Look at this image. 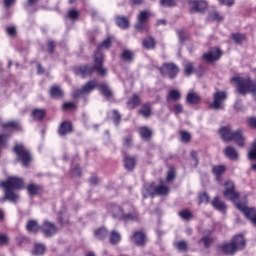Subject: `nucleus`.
<instances>
[{
  "label": "nucleus",
  "instance_id": "f257e3e1",
  "mask_svg": "<svg viewBox=\"0 0 256 256\" xmlns=\"http://www.w3.org/2000/svg\"><path fill=\"white\" fill-rule=\"evenodd\" d=\"M103 60V54L98 51L94 53V66L84 65L75 67L74 73L75 75L82 77V79H85V77H90V75H93V71L96 69L98 75L104 77V75H107V70L103 68Z\"/></svg>",
  "mask_w": 256,
  "mask_h": 256
},
{
  "label": "nucleus",
  "instance_id": "f03ea898",
  "mask_svg": "<svg viewBox=\"0 0 256 256\" xmlns=\"http://www.w3.org/2000/svg\"><path fill=\"white\" fill-rule=\"evenodd\" d=\"M0 187L5 189V197L0 199L1 203H5V200L15 203L19 199V195L15 193V189H23V178L16 176L8 177L7 180L0 183Z\"/></svg>",
  "mask_w": 256,
  "mask_h": 256
},
{
  "label": "nucleus",
  "instance_id": "7ed1b4c3",
  "mask_svg": "<svg viewBox=\"0 0 256 256\" xmlns=\"http://www.w3.org/2000/svg\"><path fill=\"white\" fill-rule=\"evenodd\" d=\"M219 135L224 143H230V141H235L238 147H245V136H243V131L233 129L230 126H223L219 130Z\"/></svg>",
  "mask_w": 256,
  "mask_h": 256
},
{
  "label": "nucleus",
  "instance_id": "20e7f679",
  "mask_svg": "<svg viewBox=\"0 0 256 256\" xmlns=\"http://www.w3.org/2000/svg\"><path fill=\"white\" fill-rule=\"evenodd\" d=\"M232 83H236L237 92L240 95H247V93H252L255 95L256 93V81L251 78H244L241 76H234L231 78Z\"/></svg>",
  "mask_w": 256,
  "mask_h": 256
},
{
  "label": "nucleus",
  "instance_id": "39448f33",
  "mask_svg": "<svg viewBox=\"0 0 256 256\" xmlns=\"http://www.w3.org/2000/svg\"><path fill=\"white\" fill-rule=\"evenodd\" d=\"M245 237L241 234L236 235L230 243L224 244L222 251L225 255H235L237 251H243L245 249Z\"/></svg>",
  "mask_w": 256,
  "mask_h": 256
},
{
  "label": "nucleus",
  "instance_id": "423d86ee",
  "mask_svg": "<svg viewBox=\"0 0 256 256\" xmlns=\"http://www.w3.org/2000/svg\"><path fill=\"white\" fill-rule=\"evenodd\" d=\"M14 153L17 155L18 161H21L23 167H28L32 161L31 152L23 146V144H17L13 148Z\"/></svg>",
  "mask_w": 256,
  "mask_h": 256
},
{
  "label": "nucleus",
  "instance_id": "0eeeda50",
  "mask_svg": "<svg viewBox=\"0 0 256 256\" xmlns=\"http://www.w3.org/2000/svg\"><path fill=\"white\" fill-rule=\"evenodd\" d=\"M225 187L224 197L237 205V203H239V193L235 192V183L233 181H228L225 183Z\"/></svg>",
  "mask_w": 256,
  "mask_h": 256
},
{
  "label": "nucleus",
  "instance_id": "6e6552de",
  "mask_svg": "<svg viewBox=\"0 0 256 256\" xmlns=\"http://www.w3.org/2000/svg\"><path fill=\"white\" fill-rule=\"evenodd\" d=\"M227 101V92L216 91L213 95V102L210 105L211 109L219 111L223 109V104Z\"/></svg>",
  "mask_w": 256,
  "mask_h": 256
},
{
  "label": "nucleus",
  "instance_id": "1a4fd4ad",
  "mask_svg": "<svg viewBox=\"0 0 256 256\" xmlns=\"http://www.w3.org/2000/svg\"><path fill=\"white\" fill-rule=\"evenodd\" d=\"M159 71L161 75H168L169 79H175L179 73V66L175 63H164Z\"/></svg>",
  "mask_w": 256,
  "mask_h": 256
},
{
  "label": "nucleus",
  "instance_id": "9d476101",
  "mask_svg": "<svg viewBox=\"0 0 256 256\" xmlns=\"http://www.w3.org/2000/svg\"><path fill=\"white\" fill-rule=\"evenodd\" d=\"M236 208L244 213L245 217L251 221L253 225H256V208H249L245 203H236Z\"/></svg>",
  "mask_w": 256,
  "mask_h": 256
},
{
  "label": "nucleus",
  "instance_id": "9b49d317",
  "mask_svg": "<svg viewBox=\"0 0 256 256\" xmlns=\"http://www.w3.org/2000/svg\"><path fill=\"white\" fill-rule=\"evenodd\" d=\"M189 5L190 13H204L208 4L205 0H186Z\"/></svg>",
  "mask_w": 256,
  "mask_h": 256
},
{
  "label": "nucleus",
  "instance_id": "f8f14e48",
  "mask_svg": "<svg viewBox=\"0 0 256 256\" xmlns=\"http://www.w3.org/2000/svg\"><path fill=\"white\" fill-rule=\"evenodd\" d=\"M95 87H99V82L95 80L88 81L81 89H78L73 93L74 99H78V97H81V95H87L91 93Z\"/></svg>",
  "mask_w": 256,
  "mask_h": 256
},
{
  "label": "nucleus",
  "instance_id": "ddd939ff",
  "mask_svg": "<svg viewBox=\"0 0 256 256\" xmlns=\"http://www.w3.org/2000/svg\"><path fill=\"white\" fill-rule=\"evenodd\" d=\"M42 233L45 237H53L55 233H57V226L54 223L45 220L43 225L41 226Z\"/></svg>",
  "mask_w": 256,
  "mask_h": 256
},
{
  "label": "nucleus",
  "instance_id": "4468645a",
  "mask_svg": "<svg viewBox=\"0 0 256 256\" xmlns=\"http://www.w3.org/2000/svg\"><path fill=\"white\" fill-rule=\"evenodd\" d=\"M221 55H223L221 49L212 48L208 53L203 54V57L205 61H208V63H213V61H219V59H221Z\"/></svg>",
  "mask_w": 256,
  "mask_h": 256
},
{
  "label": "nucleus",
  "instance_id": "2eb2a0df",
  "mask_svg": "<svg viewBox=\"0 0 256 256\" xmlns=\"http://www.w3.org/2000/svg\"><path fill=\"white\" fill-rule=\"evenodd\" d=\"M110 211L112 213L113 219H119L120 221H123V217L125 215V210L123 207L119 205H112Z\"/></svg>",
  "mask_w": 256,
  "mask_h": 256
},
{
  "label": "nucleus",
  "instance_id": "dca6fc26",
  "mask_svg": "<svg viewBox=\"0 0 256 256\" xmlns=\"http://www.w3.org/2000/svg\"><path fill=\"white\" fill-rule=\"evenodd\" d=\"M166 101L168 103H171V102L177 103V101H181V91L177 89L170 90L166 95Z\"/></svg>",
  "mask_w": 256,
  "mask_h": 256
},
{
  "label": "nucleus",
  "instance_id": "f3484780",
  "mask_svg": "<svg viewBox=\"0 0 256 256\" xmlns=\"http://www.w3.org/2000/svg\"><path fill=\"white\" fill-rule=\"evenodd\" d=\"M211 205L212 207H214V209L220 211L221 213H225V211H227V205H225V202L219 199V196L214 197V199L211 202Z\"/></svg>",
  "mask_w": 256,
  "mask_h": 256
},
{
  "label": "nucleus",
  "instance_id": "a211bd4d",
  "mask_svg": "<svg viewBox=\"0 0 256 256\" xmlns=\"http://www.w3.org/2000/svg\"><path fill=\"white\" fill-rule=\"evenodd\" d=\"M58 133L62 137H64V135H67L68 133H73V126L71 125V122H62L58 130Z\"/></svg>",
  "mask_w": 256,
  "mask_h": 256
},
{
  "label": "nucleus",
  "instance_id": "6ab92c4d",
  "mask_svg": "<svg viewBox=\"0 0 256 256\" xmlns=\"http://www.w3.org/2000/svg\"><path fill=\"white\" fill-rule=\"evenodd\" d=\"M132 241L138 245L139 247H143L146 243V237L143 234V232H135L134 235L132 236Z\"/></svg>",
  "mask_w": 256,
  "mask_h": 256
},
{
  "label": "nucleus",
  "instance_id": "aec40b11",
  "mask_svg": "<svg viewBox=\"0 0 256 256\" xmlns=\"http://www.w3.org/2000/svg\"><path fill=\"white\" fill-rule=\"evenodd\" d=\"M224 153L226 157L232 161H237V159H239V152L232 146H227Z\"/></svg>",
  "mask_w": 256,
  "mask_h": 256
},
{
  "label": "nucleus",
  "instance_id": "412c9836",
  "mask_svg": "<svg viewBox=\"0 0 256 256\" xmlns=\"http://www.w3.org/2000/svg\"><path fill=\"white\" fill-rule=\"evenodd\" d=\"M139 135L144 141H149L151 137L153 136V130H151L149 127L144 126L139 128Z\"/></svg>",
  "mask_w": 256,
  "mask_h": 256
},
{
  "label": "nucleus",
  "instance_id": "4be33fe9",
  "mask_svg": "<svg viewBox=\"0 0 256 256\" xmlns=\"http://www.w3.org/2000/svg\"><path fill=\"white\" fill-rule=\"evenodd\" d=\"M135 165H137V158L129 156L124 158V167L128 171H133L135 169Z\"/></svg>",
  "mask_w": 256,
  "mask_h": 256
},
{
  "label": "nucleus",
  "instance_id": "5701e85b",
  "mask_svg": "<svg viewBox=\"0 0 256 256\" xmlns=\"http://www.w3.org/2000/svg\"><path fill=\"white\" fill-rule=\"evenodd\" d=\"M200 101L201 97L195 92H189L186 96V103H189L190 105H199Z\"/></svg>",
  "mask_w": 256,
  "mask_h": 256
},
{
  "label": "nucleus",
  "instance_id": "b1692460",
  "mask_svg": "<svg viewBox=\"0 0 256 256\" xmlns=\"http://www.w3.org/2000/svg\"><path fill=\"white\" fill-rule=\"evenodd\" d=\"M142 45L145 49L151 50L155 48V45H157V43L155 42V38H153V36H148L143 39Z\"/></svg>",
  "mask_w": 256,
  "mask_h": 256
},
{
  "label": "nucleus",
  "instance_id": "393cba45",
  "mask_svg": "<svg viewBox=\"0 0 256 256\" xmlns=\"http://www.w3.org/2000/svg\"><path fill=\"white\" fill-rule=\"evenodd\" d=\"M141 104V99L137 94H134L130 100L127 101L128 109L133 110L136 107H139Z\"/></svg>",
  "mask_w": 256,
  "mask_h": 256
},
{
  "label": "nucleus",
  "instance_id": "a878e982",
  "mask_svg": "<svg viewBox=\"0 0 256 256\" xmlns=\"http://www.w3.org/2000/svg\"><path fill=\"white\" fill-rule=\"evenodd\" d=\"M26 229L29 233H37L41 227L39 226V223H37V220H30L26 225Z\"/></svg>",
  "mask_w": 256,
  "mask_h": 256
},
{
  "label": "nucleus",
  "instance_id": "bb28decb",
  "mask_svg": "<svg viewBox=\"0 0 256 256\" xmlns=\"http://www.w3.org/2000/svg\"><path fill=\"white\" fill-rule=\"evenodd\" d=\"M50 97L52 99H62L63 98V90L60 87L54 86L50 89Z\"/></svg>",
  "mask_w": 256,
  "mask_h": 256
},
{
  "label": "nucleus",
  "instance_id": "cd10ccee",
  "mask_svg": "<svg viewBox=\"0 0 256 256\" xmlns=\"http://www.w3.org/2000/svg\"><path fill=\"white\" fill-rule=\"evenodd\" d=\"M122 221H124L125 223H127L129 221H139V214L135 211L129 212V213H124Z\"/></svg>",
  "mask_w": 256,
  "mask_h": 256
},
{
  "label": "nucleus",
  "instance_id": "c85d7f7f",
  "mask_svg": "<svg viewBox=\"0 0 256 256\" xmlns=\"http://www.w3.org/2000/svg\"><path fill=\"white\" fill-rule=\"evenodd\" d=\"M136 31H140V33H149V24L146 22H142L137 20L135 24Z\"/></svg>",
  "mask_w": 256,
  "mask_h": 256
},
{
  "label": "nucleus",
  "instance_id": "c756f323",
  "mask_svg": "<svg viewBox=\"0 0 256 256\" xmlns=\"http://www.w3.org/2000/svg\"><path fill=\"white\" fill-rule=\"evenodd\" d=\"M116 24L120 29H129V20L123 16L116 17Z\"/></svg>",
  "mask_w": 256,
  "mask_h": 256
},
{
  "label": "nucleus",
  "instance_id": "7c9ffc66",
  "mask_svg": "<svg viewBox=\"0 0 256 256\" xmlns=\"http://www.w3.org/2000/svg\"><path fill=\"white\" fill-rule=\"evenodd\" d=\"M121 242V234L115 230L110 233V243L111 245H117Z\"/></svg>",
  "mask_w": 256,
  "mask_h": 256
},
{
  "label": "nucleus",
  "instance_id": "2f4dec72",
  "mask_svg": "<svg viewBox=\"0 0 256 256\" xmlns=\"http://www.w3.org/2000/svg\"><path fill=\"white\" fill-rule=\"evenodd\" d=\"M3 129H16L19 131L21 129V124L18 121H10L2 124Z\"/></svg>",
  "mask_w": 256,
  "mask_h": 256
},
{
  "label": "nucleus",
  "instance_id": "473e14b6",
  "mask_svg": "<svg viewBox=\"0 0 256 256\" xmlns=\"http://www.w3.org/2000/svg\"><path fill=\"white\" fill-rule=\"evenodd\" d=\"M98 87H100V91L105 97H113V91L109 88L107 84H99Z\"/></svg>",
  "mask_w": 256,
  "mask_h": 256
},
{
  "label": "nucleus",
  "instance_id": "72a5a7b5",
  "mask_svg": "<svg viewBox=\"0 0 256 256\" xmlns=\"http://www.w3.org/2000/svg\"><path fill=\"white\" fill-rule=\"evenodd\" d=\"M32 117L36 120V121H41L43 120V117H45V110L43 109H34L32 111Z\"/></svg>",
  "mask_w": 256,
  "mask_h": 256
},
{
  "label": "nucleus",
  "instance_id": "f704fd0d",
  "mask_svg": "<svg viewBox=\"0 0 256 256\" xmlns=\"http://www.w3.org/2000/svg\"><path fill=\"white\" fill-rule=\"evenodd\" d=\"M39 191H41V186L37 184H29L27 186V192L29 193V195H37L39 194Z\"/></svg>",
  "mask_w": 256,
  "mask_h": 256
},
{
  "label": "nucleus",
  "instance_id": "c9c22d12",
  "mask_svg": "<svg viewBox=\"0 0 256 256\" xmlns=\"http://www.w3.org/2000/svg\"><path fill=\"white\" fill-rule=\"evenodd\" d=\"M149 17H151V12L144 10V11H140L137 21H142L144 23H147V21H149Z\"/></svg>",
  "mask_w": 256,
  "mask_h": 256
},
{
  "label": "nucleus",
  "instance_id": "e433bc0d",
  "mask_svg": "<svg viewBox=\"0 0 256 256\" xmlns=\"http://www.w3.org/2000/svg\"><path fill=\"white\" fill-rule=\"evenodd\" d=\"M121 57L123 61H128V63H131L133 61V57H135V54H133L130 50H123Z\"/></svg>",
  "mask_w": 256,
  "mask_h": 256
},
{
  "label": "nucleus",
  "instance_id": "4c0bfd02",
  "mask_svg": "<svg viewBox=\"0 0 256 256\" xmlns=\"http://www.w3.org/2000/svg\"><path fill=\"white\" fill-rule=\"evenodd\" d=\"M169 111H172L175 115H179L183 112V105L177 103L174 104L173 106L169 105L168 106Z\"/></svg>",
  "mask_w": 256,
  "mask_h": 256
},
{
  "label": "nucleus",
  "instance_id": "58836bf2",
  "mask_svg": "<svg viewBox=\"0 0 256 256\" xmlns=\"http://www.w3.org/2000/svg\"><path fill=\"white\" fill-rule=\"evenodd\" d=\"M178 215L184 221H190V219H193V213L189 210H182L178 213Z\"/></svg>",
  "mask_w": 256,
  "mask_h": 256
},
{
  "label": "nucleus",
  "instance_id": "ea45409f",
  "mask_svg": "<svg viewBox=\"0 0 256 256\" xmlns=\"http://www.w3.org/2000/svg\"><path fill=\"white\" fill-rule=\"evenodd\" d=\"M108 234L109 232L107 231V229L103 227L95 231V237H97V239L100 240L105 239V237H107Z\"/></svg>",
  "mask_w": 256,
  "mask_h": 256
},
{
  "label": "nucleus",
  "instance_id": "a19ab883",
  "mask_svg": "<svg viewBox=\"0 0 256 256\" xmlns=\"http://www.w3.org/2000/svg\"><path fill=\"white\" fill-rule=\"evenodd\" d=\"M141 115H143L146 119L151 117V106L148 104H144L140 109Z\"/></svg>",
  "mask_w": 256,
  "mask_h": 256
},
{
  "label": "nucleus",
  "instance_id": "79ce46f5",
  "mask_svg": "<svg viewBox=\"0 0 256 256\" xmlns=\"http://www.w3.org/2000/svg\"><path fill=\"white\" fill-rule=\"evenodd\" d=\"M156 195H169V186L160 185L155 189Z\"/></svg>",
  "mask_w": 256,
  "mask_h": 256
},
{
  "label": "nucleus",
  "instance_id": "37998d69",
  "mask_svg": "<svg viewBox=\"0 0 256 256\" xmlns=\"http://www.w3.org/2000/svg\"><path fill=\"white\" fill-rule=\"evenodd\" d=\"M248 158L250 161H256V139L252 143L251 149L248 152Z\"/></svg>",
  "mask_w": 256,
  "mask_h": 256
},
{
  "label": "nucleus",
  "instance_id": "c03bdc74",
  "mask_svg": "<svg viewBox=\"0 0 256 256\" xmlns=\"http://www.w3.org/2000/svg\"><path fill=\"white\" fill-rule=\"evenodd\" d=\"M111 37L106 38L104 41H102L99 45H98V49L99 51L103 50V49H109L111 47Z\"/></svg>",
  "mask_w": 256,
  "mask_h": 256
},
{
  "label": "nucleus",
  "instance_id": "a18cd8bd",
  "mask_svg": "<svg viewBox=\"0 0 256 256\" xmlns=\"http://www.w3.org/2000/svg\"><path fill=\"white\" fill-rule=\"evenodd\" d=\"M225 166L223 165H218V166H213L212 171L216 177H219V175H223L225 173Z\"/></svg>",
  "mask_w": 256,
  "mask_h": 256
},
{
  "label": "nucleus",
  "instance_id": "49530a36",
  "mask_svg": "<svg viewBox=\"0 0 256 256\" xmlns=\"http://www.w3.org/2000/svg\"><path fill=\"white\" fill-rule=\"evenodd\" d=\"M44 253H45V245H43V244H36L34 246V251H33L34 255H43Z\"/></svg>",
  "mask_w": 256,
  "mask_h": 256
},
{
  "label": "nucleus",
  "instance_id": "de8ad7c7",
  "mask_svg": "<svg viewBox=\"0 0 256 256\" xmlns=\"http://www.w3.org/2000/svg\"><path fill=\"white\" fill-rule=\"evenodd\" d=\"M194 71L193 63L192 62H186L184 64V73L185 75H192Z\"/></svg>",
  "mask_w": 256,
  "mask_h": 256
},
{
  "label": "nucleus",
  "instance_id": "09e8293b",
  "mask_svg": "<svg viewBox=\"0 0 256 256\" xmlns=\"http://www.w3.org/2000/svg\"><path fill=\"white\" fill-rule=\"evenodd\" d=\"M180 137L183 143H189L191 141V134L187 131H181Z\"/></svg>",
  "mask_w": 256,
  "mask_h": 256
},
{
  "label": "nucleus",
  "instance_id": "8fccbe9b",
  "mask_svg": "<svg viewBox=\"0 0 256 256\" xmlns=\"http://www.w3.org/2000/svg\"><path fill=\"white\" fill-rule=\"evenodd\" d=\"M199 243H204L205 249H209V247H211V244L213 243V240L209 238V236H204L203 238H201Z\"/></svg>",
  "mask_w": 256,
  "mask_h": 256
},
{
  "label": "nucleus",
  "instance_id": "3c124183",
  "mask_svg": "<svg viewBox=\"0 0 256 256\" xmlns=\"http://www.w3.org/2000/svg\"><path fill=\"white\" fill-rule=\"evenodd\" d=\"M162 7H175L177 5L176 0H160Z\"/></svg>",
  "mask_w": 256,
  "mask_h": 256
},
{
  "label": "nucleus",
  "instance_id": "603ef678",
  "mask_svg": "<svg viewBox=\"0 0 256 256\" xmlns=\"http://www.w3.org/2000/svg\"><path fill=\"white\" fill-rule=\"evenodd\" d=\"M210 19H212V21H217L218 23H220V21H223V16L219 14V12L214 11L210 14Z\"/></svg>",
  "mask_w": 256,
  "mask_h": 256
},
{
  "label": "nucleus",
  "instance_id": "864d4df0",
  "mask_svg": "<svg viewBox=\"0 0 256 256\" xmlns=\"http://www.w3.org/2000/svg\"><path fill=\"white\" fill-rule=\"evenodd\" d=\"M178 251H187V241L181 240L176 243Z\"/></svg>",
  "mask_w": 256,
  "mask_h": 256
},
{
  "label": "nucleus",
  "instance_id": "5fc2aeb1",
  "mask_svg": "<svg viewBox=\"0 0 256 256\" xmlns=\"http://www.w3.org/2000/svg\"><path fill=\"white\" fill-rule=\"evenodd\" d=\"M113 121L115 125H119V123H121V114L117 110H113Z\"/></svg>",
  "mask_w": 256,
  "mask_h": 256
},
{
  "label": "nucleus",
  "instance_id": "6e6d98bb",
  "mask_svg": "<svg viewBox=\"0 0 256 256\" xmlns=\"http://www.w3.org/2000/svg\"><path fill=\"white\" fill-rule=\"evenodd\" d=\"M177 35L180 43H184V41H187V34L185 33V31L177 30Z\"/></svg>",
  "mask_w": 256,
  "mask_h": 256
},
{
  "label": "nucleus",
  "instance_id": "4d7b16f0",
  "mask_svg": "<svg viewBox=\"0 0 256 256\" xmlns=\"http://www.w3.org/2000/svg\"><path fill=\"white\" fill-rule=\"evenodd\" d=\"M232 39L233 41H235V43H241L242 41L245 40V35L243 34H233L232 35Z\"/></svg>",
  "mask_w": 256,
  "mask_h": 256
},
{
  "label": "nucleus",
  "instance_id": "13d9d810",
  "mask_svg": "<svg viewBox=\"0 0 256 256\" xmlns=\"http://www.w3.org/2000/svg\"><path fill=\"white\" fill-rule=\"evenodd\" d=\"M155 189H157V187H155V185L153 184H150L147 188H146V191L148 193V195H151V197H155L156 195V192Z\"/></svg>",
  "mask_w": 256,
  "mask_h": 256
},
{
  "label": "nucleus",
  "instance_id": "bf43d9fd",
  "mask_svg": "<svg viewBox=\"0 0 256 256\" xmlns=\"http://www.w3.org/2000/svg\"><path fill=\"white\" fill-rule=\"evenodd\" d=\"M7 243H9V236L7 234H0V247L7 245Z\"/></svg>",
  "mask_w": 256,
  "mask_h": 256
},
{
  "label": "nucleus",
  "instance_id": "052dcab7",
  "mask_svg": "<svg viewBox=\"0 0 256 256\" xmlns=\"http://www.w3.org/2000/svg\"><path fill=\"white\" fill-rule=\"evenodd\" d=\"M199 203H209V195L207 193L200 194Z\"/></svg>",
  "mask_w": 256,
  "mask_h": 256
},
{
  "label": "nucleus",
  "instance_id": "680f3d73",
  "mask_svg": "<svg viewBox=\"0 0 256 256\" xmlns=\"http://www.w3.org/2000/svg\"><path fill=\"white\" fill-rule=\"evenodd\" d=\"M175 179V168H170L167 174V181H173Z\"/></svg>",
  "mask_w": 256,
  "mask_h": 256
},
{
  "label": "nucleus",
  "instance_id": "e2e57ef3",
  "mask_svg": "<svg viewBox=\"0 0 256 256\" xmlns=\"http://www.w3.org/2000/svg\"><path fill=\"white\" fill-rule=\"evenodd\" d=\"M6 33H8L10 35V37H15V35H17V29L13 26L8 27L6 29Z\"/></svg>",
  "mask_w": 256,
  "mask_h": 256
},
{
  "label": "nucleus",
  "instance_id": "0e129e2a",
  "mask_svg": "<svg viewBox=\"0 0 256 256\" xmlns=\"http://www.w3.org/2000/svg\"><path fill=\"white\" fill-rule=\"evenodd\" d=\"M68 17L70 19H77L79 17V12L77 10H70L68 12Z\"/></svg>",
  "mask_w": 256,
  "mask_h": 256
},
{
  "label": "nucleus",
  "instance_id": "69168bd1",
  "mask_svg": "<svg viewBox=\"0 0 256 256\" xmlns=\"http://www.w3.org/2000/svg\"><path fill=\"white\" fill-rule=\"evenodd\" d=\"M132 143H133V137L132 136H126L124 138L125 147H131Z\"/></svg>",
  "mask_w": 256,
  "mask_h": 256
},
{
  "label": "nucleus",
  "instance_id": "338daca9",
  "mask_svg": "<svg viewBox=\"0 0 256 256\" xmlns=\"http://www.w3.org/2000/svg\"><path fill=\"white\" fill-rule=\"evenodd\" d=\"M248 125L252 127V129H256V117H250L248 119Z\"/></svg>",
  "mask_w": 256,
  "mask_h": 256
},
{
  "label": "nucleus",
  "instance_id": "774afa93",
  "mask_svg": "<svg viewBox=\"0 0 256 256\" xmlns=\"http://www.w3.org/2000/svg\"><path fill=\"white\" fill-rule=\"evenodd\" d=\"M48 51L53 53L55 51V42L53 40L48 41Z\"/></svg>",
  "mask_w": 256,
  "mask_h": 256
}]
</instances>
